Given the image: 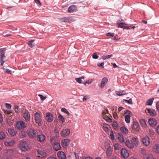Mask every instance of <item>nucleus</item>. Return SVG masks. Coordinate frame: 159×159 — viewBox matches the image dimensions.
I'll list each match as a JSON object with an SVG mask.
<instances>
[{"instance_id":"nucleus-46","label":"nucleus","mask_w":159,"mask_h":159,"mask_svg":"<svg viewBox=\"0 0 159 159\" xmlns=\"http://www.w3.org/2000/svg\"><path fill=\"white\" fill-rule=\"evenodd\" d=\"M61 111L62 112H63L66 113L68 116H69L70 115V113L65 108H62L61 109Z\"/></svg>"},{"instance_id":"nucleus-59","label":"nucleus","mask_w":159,"mask_h":159,"mask_svg":"<svg viewBox=\"0 0 159 159\" xmlns=\"http://www.w3.org/2000/svg\"><path fill=\"white\" fill-rule=\"evenodd\" d=\"M104 64V63L103 62L101 63H98V65L99 67L102 66V68H104V67H103Z\"/></svg>"},{"instance_id":"nucleus-62","label":"nucleus","mask_w":159,"mask_h":159,"mask_svg":"<svg viewBox=\"0 0 159 159\" xmlns=\"http://www.w3.org/2000/svg\"><path fill=\"white\" fill-rule=\"evenodd\" d=\"M35 2L37 4H39L40 5H41V4L40 3V1L39 0H34Z\"/></svg>"},{"instance_id":"nucleus-20","label":"nucleus","mask_w":159,"mask_h":159,"mask_svg":"<svg viewBox=\"0 0 159 159\" xmlns=\"http://www.w3.org/2000/svg\"><path fill=\"white\" fill-rule=\"evenodd\" d=\"M76 7L75 5H72L70 6L68 8V12L69 13H72L76 11Z\"/></svg>"},{"instance_id":"nucleus-3","label":"nucleus","mask_w":159,"mask_h":159,"mask_svg":"<svg viewBox=\"0 0 159 159\" xmlns=\"http://www.w3.org/2000/svg\"><path fill=\"white\" fill-rule=\"evenodd\" d=\"M20 147L21 150L23 151H27L29 148V145L26 142H22L20 143Z\"/></svg>"},{"instance_id":"nucleus-28","label":"nucleus","mask_w":159,"mask_h":159,"mask_svg":"<svg viewBox=\"0 0 159 159\" xmlns=\"http://www.w3.org/2000/svg\"><path fill=\"white\" fill-rule=\"evenodd\" d=\"M154 98H150L146 102V105H152Z\"/></svg>"},{"instance_id":"nucleus-14","label":"nucleus","mask_w":159,"mask_h":159,"mask_svg":"<svg viewBox=\"0 0 159 159\" xmlns=\"http://www.w3.org/2000/svg\"><path fill=\"white\" fill-rule=\"evenodd\" d=\"M70 133V130L68 129H63L61 132V135L62 136L66 137Z\"/></svg>"},{"instance_id":"nucleus-49","label":"nucleus","mask_w":159,"mask_h":159,"mask_svg":"<svg viewBox=\"0 0 159 159\" xmlns=\"http://www.w3.org/2000/svg\"><path fill=\"white\" fill-rule=\"evenodd\" d=\"M38 96L40 97L41 99L42 100H44L46 98V97H44L41 94H39Z\"/></svg>"},{"instance_id":"nucleus-32","label":"nucleus","mask_w":159,"mask_h":159,"mask_svg":"<svg viewBox=\"0 0 159 159\" xmlns=\"http://www.w3.org/2000/svg\"><path fill=\"white\" fill-rule=\"evenodd\" d=\"M140 123L142 127L145 128L147 127V125L145 120L141 119L140 120Z\"/></svg>"},{"instance_id":"nucleus-11","label":"nucleus","mask_w":159,"mask_h":159,"mask_svg":"<svg viewBox=\"0 0 159 159\" xmlns=\"http://www.w3.org/2000/svg\"><path fill=\"white\" fill-rule=\"evenodd\" d=\"M148 122L149 125L152 127L156 126L157 123V121L156 119L153 118H151L149 119Z\"/></svg>"},{"instance_id":"nucleus-58","label":"nucleus","mask_w":159,"mask_h":159,"mask_svg":"<svg viewBox=\"0 0 159 159\" xmlns=\"http://www.w3.org/2000/svg\"><path fill=\"white\" fill-rule=\"evenodd\" d=\"M18 106L17 105H15V111L16 112H17L18 111Z\"/></svg>"},{"instance_id":"nucleus-12","label":"nucleus","mask_w":159,"mask_h":159,"mask_svg":"<svg viewBox=\"0 0 159 159\" xmlns=\"http://www.w3.org/2000/svg\"><path fill=\"white\" fill-rule=\"evenodd\" d=\"M57 156L59 159H66V155L62 151H59L57 153Z\"/></svg>"},{"instance_id":"nucleus-44","label":"nucleus","mask_w":159,"mask_h":159,"mask_svg":"<svg viewBox=\"0 0 159 159\" xmlns=\"http://www.w3.org/2000/svg\"><path fill=\"white\" fill-rule=\"evenodd\" d=\"M109 127V126L108 125L106 124H103V128L104 130L107 131L108 130Z\"/></svg>"},{"instance_id":"nucleus-51","label":"nucleus","mask_w":159,"mask_h":159,"mask_svg":"<svg viewBox=\"0 0 159 159\" xmlns=\"http://www.w3.org/2000/svg\"><path fill=\"white\" fill-rule=\"evenodd\" d=\"M114 149L115 150H119V148H120L119 147L118 145V144L117 143H115L114 145Z\"/></svg>"},{"instance_id":"nucleus-55","label":"nucleus","mask_w":159,"mask_h":159,"mask_svg":"<svg viewBox=\"0 0 159 159\" xmlns=\"http://www.w3.org/2000/svg\"><path fill=\"white\" fill-rule=\"evenodd\" d=\"M106 35L108 36L112 37L114 36V34L112 33H108L106 34Z\"/></svg>"},{"instance_id":"nucleus-34","label":"nucleus","mask_w":159,"mask_h":159,"mask_svg":"<svg viewBox=\"0 0 159 159\" xmlns=\"http://www.w3.org/2000/svg\"><path fill=\"white\" fill-rule=\"evenodd\" d=\"M84 77L82 76L79 78H76L75 80L79 83H84V82L82 80V79H84Z\"/></svg>"},{"instance_id":"nucleus-39","label":"nucleus","mask_w":159,"mask_h":159,"mask_svg":"<svg viewBox=\"0 0 159 159\" xmlns=\"http://www.w3.org/2000/svg\"><path fill=\"white\" fill-rule=\"evenodd\" d=\"M58 117L60 121L62 123H63L65 122V119L62 115L61 114H59Z\"/></svg>"},{"instance_id":"nucleus-36","label":"nucleus","mask_w":159,"mask_h":159,"mask_svg":"<svg viewBox=\"0 0 159 159\" xmlns=\"http://www.w3.org/2000/svg\"><path fill=\"white\" fill-rule=\"evenodd\" d=\"M125 116H130L132 115V113L128 110H126L124 112Z\"/></svg>"},{"instance_id":"nucleus-27","label":"nucleus","mask_w":159,"mask_h":159,"mask_svg":"<svg viewBox=\"0 0 159 159\" xmlns=\"http://www.w3.org/2000/svg\"><path fill=\"white\" fill-rule=\"evenodd\" d=\"M45 136L43 134H40L38 137V140L40 142H42L45 140Z\"/></svg>"},{"instance_id":"nucleus-30","label":"nucleus","mask_w":159,"mask_h":159,"mask_svg":"<svg viewBox=\"0 0 159 159\" xmlns=\"http://www.w3.org/2000/svg\"><path fill=\"white\" fill-rule=\"evenodd\" d=\"M154 152L157 153H159V144H156L153 147Z\"/></svg>"},{"instance_id":"nucleus-35","label":"nucleus","mask_w":159,"mask_h":159,"mask_svg":"<svg viewBox=\"0 0 159 159\" xmlns=\"http://www.w3.org/2000/svg\"><path fill=\"white\" fill-rule=\"evenodd\" d=\"M116 94L118 96H120L124 95L126 94L125 91H116Z\"/></svg>"},{"instance_id":"nucleus-53","label":"nucleus","mask_w":159,"mask_h":159,"mask_svg":"<svg viewBox=\"0 0 159 159\" xmlns=\"http://www.w3.org/2000/svg\"><path fill=\"white\" fill-rule=\"evenodd\" d=\"M120 39V38L119 37L116 35L114 37L113 39L116 41H118Z\"/></svg>"},{"instance_id":"nucleus-38","label":"nucleus","mask_w":159,"mask_h":159,"mask_svg":"<svg viewBox=\"0 0 159 159\" xmlns=\"http://www.w3.org/2000/svg\"><path fill=\"white\" fill-rule=\"evenodd\" d=\"M6 134L5 133L2 131L0 132V139H3L5 138Z\"/></svg>"},{"instance_id":"nucleus-22","label":"nucleus","mask_w":159,"mask_h":159,"mask_svg":"<svg viewBox=\"0 0 159 159\" xmlns=\"http://www.w3.org/2000/svg\"><path fill=\"white\" fill-rule=\"evenodd\" d=\"M131 142L132 144H133V146H137L139 145V141L138 139L135 138H133L131 141Z\"/></svg>"},{"instance_id":"nucleus-64","label":"nucleus","mask_w":159,"mask_h":159,"mask_svg":"<svg viewBox=\"0 0 159 159\" xmlns=\"http://www.w3.org/2000/svg\"><path fill=\"white\" fill-rule=\"evenodd\" d=\"M82 159H93L92 157H83Z\"/></svg>"},{"instance_id":"nucleus-60","label":"nucleus","mask_w":159,"mask_h":159,"mask_svg":"<svg viewBox=\"0 0 159 159\" xmlns=\"http://www.w3.org/2000/svg\"><path fill=\"white\" fill-rule=\"evenodd\" d=\"M5 72H7L9 74H11V70H9L8 69H6L5 70Z\"/></svg>"},{"instance_id":"nucleus-50","label":"nucleus","mask_w":159,"mask_h":159,"mask_svg":"<svg viewBox=\"0 0 159 159\" xmlns=\"http://www.w3.org/2000/svg\"><path fill=\"white\" fill-rule=\"evenodd\" d=\"M146 159H156L153 157V156L151 155H148L147 156L146 158Z\"/></svg>"},{"instance_id":"nucleus-8","label":"nucleus","mask_w":159,"mask_h":159,"mask_svg":"<svg viewBox=\"0 0 159 159\" xmlns=\"http://www.w3.org/2000/svg\"><path fill=\"white\" fill-rule=\"evenodd\" d=\"M143 143L146 146L149 145L150 143V139L149 137L146 136L143 137L142 139Z\"/></svg>"},{"instance_id":"nucleus-45","label":"nucleus","mask_w":159,"mask_h":159,"mask_svg":"<svg viewBox=\"0 0 159 159\" xmlns=\"http://www.w3.org/2000/svg\"><path fill=\"white\" fill-rule=\"evenodd\" d=\"M124 101H125V102L127 103L128 104H133V103L132 101V100L131 98L128 100L124 99Z\"/></svg>"},{"instance_id":"nucleus-24","label":"nucleus","mask_w":159,"mask_h":159,"mask_svg":"<svg viewBox=\"0 0 159 159\" xmlns=\"http://www.w3.org/2000/svg\"><path fill=\"white\" fill-rule=\"evenodd\" d=\"M36 43L35 42V40H32L29 41L27 44L31 48H32L35 46Z\"/></svg>"},{"instance_id":"nucleus-10","label":"nucleus","mask_w":159,"mask_h":159,"mask_svg":"<svg viewBox=\"0 0 159 159\" xmlns=\"http://www.w3.org/2000/svg\"><path fill=\"white\" fill-rule=\"evenodd\" d=\"M105 148L106 149V154L108 156H111L113 152L112 148L109 146L108 147L106 146Z\"/></svg>"},{"instance_id":"nucleus-33","label":"nucleus","mask_w":159,"mask_h":159,"mask_svg":"<svg viewBox=\"0 0 159 159\" xmlns=\"http://www.w3.org/2000/svg\"><path fill=\"white\" fill-rule=\"evenodd\" d=\"M5 153L7 156H11L13 155V151L11 149H7L6 150Z\"/></svg>"},{"instance_id":"nucleus-2","label":"nucleus","mask_w":159,"mask_h":159,"mask_svg":"<svg viewBox=\"0 0 159 159\" xmlns=\"http://www.w3.org/2000/svg\"><path fill=\"white\" fill-rule=\"evenodd\" d=\"M36 154L38 157L40 158H44L47 156V153L43 149H37Z\"/></svg>"},{"instance_id":"nucleus-13","label":"nucleus","mask_w":159,"mask_h":159,"mask_svg":"<svg viewBox=\"0 0 159 159\" xmlns=\"http://www.w3.org/2000/svg\"><path fill=\"white\" fill-rule=\"evenodd\" d=\"M28 134L30 137H34L37 135L36 131L33 129H30L29 131Z\"/></svg>"},{"instance_id":"nucleus-19","label":"nucleus","mask_w":159,"mask_h":159,"mask_svg":"<svg viewBox=\"0 0 159 159\" xmlns=\"http://www.w3.org/2000/svg\"><path fill=\"white\" fill-rule=\"evenodd\" d=\"M108 81V79L107 77H104L103 78L101 82V85H100V87L101 88H103L104 86L107 84V82Z\"/></svg>"},{"instance_id":"nucleus-42","label":"nucleus","mask_w":159,"mask_h":159,"mask_svg":"<svg viewBox=\"0 0 159 159\" xmlns=\"http://www.w3.org/2000/svg\"><path fill=\"white\" fill-rule=\"evenodd\" d=\"M125 121L126 123H129L130 122V116L126 115L125 116Z\"/></svg>"},{"instance_id":"nucleus-9","label":"nucleus","mask_w":159,"mask_h":159,"mask_svg":"<svg viewBox=\"0 0 159 159\" xmlns=\"http://www.w3.org/2000/svg\"><path fill=\"white\" fill-rule=\"evenodd\" d=\"M23 117L26 122H28L30 119V115L28 111H25L23 114Z\"/></svg>"},{"instance_id":"nucleus-40","label":"nucleus","mask_w":159,"mask_h":159,"mask_svg":"<svg viewBox=\"0 0 159 159\" xmlns=\"http://www.w3.org/2000/svg\"><path fill=\"white\" fill-rule=\"evenodd\" d=\"M118 124L116 121H114L112 123V126L115 129H117L118 128Z\"/></svg>"},{"instance_id":"nucleus-48","label":"nucleus","mask_w":159,"mask_h":159,"mask_svg":"<svg viewBox=\"0 0 159 159\" xmlns=\"http://www.w3.org/2000/svg\"><path fill=\"white\" fill-rule=\"evenodd\" d=\"M108 112V110L107 109H105L102 111V115L103 116H104Z\"/></svg>"},{"instance_id":"nucleus-18","label":"nucleus","mask_w":159,"mask_h":159,"mask_svg":"<svg viewBox=\"0 0 159 159\" xmlns=\"http://www.w3.org/2000/svg\"><path fill=\"white\" fill-rule=\"evenodd\" d=\"M53 116L52 114L50 113H47L46 114V120L48 122H50L53 120Z\"/></svg>"},{"instance_id":"nucleus-29","label":"nucleus","mask_w":159,"mask_h":159,"mask_svg":"<svg viewBox=\"0 0 159 159\" xmlns=\"http://www.w3.org/2000/svg\"><path fill=\"white\" fill-rule=\"evenodd\" d=\"M120 130L121 132L124 134H126L128 133V130L125 127L122 126L120 128Z\"/></svg>"},{"instance_id":"nucleus-4","label":"nucleus","mask_w":159,"mask_h":159,"mask_svg":"<svg viewBox=\"0 0 159 159\" xmlns=\"http://www.w3.org/2000/svg\"><path fill=\"white\" fill-rule=\"evenodd\" d=\"M16 126L18 129L22 130L24 129L26 127L25 123L21 120L17 121L16 123Z\"/></svg>"},{"instance_id":"nucleus-6","label":"nucleus","mask_w":159,"mask_h":159,"mask_svg":"<svg viewBox=\"0 0 159 159\" xmlns=\"http://www.w3.org/2000/svg\"><path fill=\"white\" fill-rule=\"evenodd\" d=\"M126 24L123 22H120L119 24L118 27L122 28L125 29H134L135 28V26L133 25H131L129 26H126Z\"/></svg>"},{"instance_id":"nucleus-16","label":"nucleus","mask_w":159,"mask_h":159,"mask_svg":"<svg viewBox=\"0 0 159 159\" xmlns=\"http://www.w3.org/2000/svg\"><path fill=\"white\" fill-rule=\"evenodd\" d=\"M61 145L64 148H66L69 144V140L68 139L63 140L61 142Z\"/></svg>"},{"instance_id":"nucleus-21","label":"nucleus","mask_w":159,"mask_h":159,"mask_svg":"<svg viewBox=\"0 0 159 159\" xmlns=\"http://www.w3.org/2000/svg\"><path fill=\"white\" fill-rule=\"evenodd\" d=\"M133 129L135 131H139V127L138 122H134L133 123L132 126Z\"/></svg>"},{"instance_id":"nucleus-63","label":"nucleus","mask_w":159,"mask_h":159,"mask_svg":"<svg viewBox=\"0 0 159 159\" xmlns=\"http://www.w3.org/2000/svg\"><path fill=\"white\" fill-rule=\"evenodd\" d=\"M141 152L143 154H145L146 153L145 150L143 149H141Z\"/></svg>"},{"instance_id":"nucleus-25","label":"nucleus","mask_w":159,"mask_h":159,"mask_svg":"<svg viewBox=\"0 0 159 159\" xmlns=\"http://www.w3.org/2000/svg\"><path fill=\"white\" fill-rule=\"evenodd\" d=\"M148 112L151 116H154L156 115V112L154 110L152 109H148Z\"/></svg>"},{"instance_id":"nucleus-31","label":"nucleus","mask_w":159,"mask_h":159,"mask_svg":"<svg viewBox=\"0 0 159 159\" xmlns=\"http://www.w3.org/2000/svg\"><path fill=\"white\" fill-rule=\"evenodd\" d=\"M15 142L14 140H12L10 141H6L5 142L4 144L6 146H11L13 145Z\"/></svg>"},{"instance_id":"nucleus-43","label":"nucleus","mask_w":159,"mask_h":159,"mask_svg":"<svg viewBox=\"0 0 159 159\" xmlns=\"http://www.w3.org/2000/svg\"><path fill=\"white\" fill-rule=\"evenodd\" d=\"M112 56L113 55L112 54L106 56H102V57L103 59L105 60L106 59H108L111 58V57H112Z\"/></svg>"},{"instance_id":"nucleus-41","label":"nucleus","mask_w":159,"mask_h":159,"mask_svg":"<svg viewBox=\"0 0 159 159\" xmlns=\"http://www.w3.org/2000/svg\"><path fill=\"white\" fill-rule=\"evenodd\" d=\"M19 136L20 138H25L26 136V134L25 132H21L19 133Z\"/></svg>"},{"instance_id":"nucleus-56","label":"nucleus","mask_w":159,"mask_h":159,"mask_svg":"<svg viewBox=\"0 0 159 159\" xmlns=\"http://www.w3.org/2000/svg\"><path fill=\"white\" fill-rule=\"evenodd\" d=\"M113 117L114 119H116L118 118V116L116 112H114L113 114Z\"/></svg>"},{"instance_id":"nucleus-57","label":"nucleus","mask_w":159,"mask_h":159,"mask_svg":"<svg viewBox=\"0 0 159 159\" xmlns=\"http://www.w3.org/2000/svg\"><path fill=\"white\" fill-rule=\"evenodd\" d=\"M156 132L157 134H159V125H158L156 129Z\"/></svg>"},{"instance_id":"nucleus-37","label":"nucleus","mask_w":159,"mask_h":159,"mask_svg":"<svg viewBox=\"0 0 159 159\" xmlns=\"http://www.w3.org/2000/svg\"><path fill=\"white\" fill-rule=\"evenodd\" d=\"M118 138L120 142H123L124 141V138L122 135L120 134H118Z\"/></svg>"},{"instance_id":"nucleus-61","label":"nucleus","mask_w":159,"mask_h":159,"mask_svg":"<svg viewBox=\"0 0 159 159\" xmlns=\"http://www.w3.org/2000/svg\"><path fill=\"white\" fill-rule=\"evenodd\" d=\"M5 105H6V107L7 108H11V105L9 104H7V103H6L5 104Z\"/></svg>"},{"instance_id":"nucleus-5","label":"nucleus","mask_w":159,"mask_h":159,"mask_svg":"<svg viewBox=\"0 0 159 159\" xmlns=\"http://www.w3.org/2000/svg\"><path fill=\"white\" fill-rule=\"evenodd\" d=\"M59 20L61 22H63L65 23H71L73 21V19L71 16L65 17L59 19Z\"/></svg>"},{"instance_id":"nucleus-54","label":"nucleus","mask_w":159,"mask_h":159,"mask_svg":"<svg viewBox=\"0 0 159 159\" xmlns=\"http://www.w3.org/2000/svg\"><path fill=\"white\" fill-rule=\"evenodd\" d=\"M92 57L93 58L95 59H97L98 58V56H97L96 53L93 54Z\"/></svg>"},{"instance_id":"nucleus-15","label":"nucleus","mask_w":159,"mask_h":159,"mask_svg":"<svg viewBox=\"0 0 159 159\" xmlns=\"http://www.w3.org/2000/svg\"><path fill=\"white\" fill-rule=\"evenodd\" d=\"M121 155L124 158H126L129 156V154L126 149L123 148L121 150Z\"/></svg>"},{"instance_id":"nucleus-17","label":"nucleus","mask_w":159,"mask_h":159,"mask_svg":"<svg viewBox=\"0 0 159 159\" xmlns=\"http://www.w3.org/2000/svg\"><path fill=\"white\" fill-rule=\"evenodd\" d=\"M53 148L56 151L60 150L61 148L60 143L57 142H55L54 143Z\"/></svg>"},{"instance_id":"nucleus-26","label":"nucleus","mask_w":159,"mask_h":159,"mask_svg":"<svg viewBox=\"0 0 159 159\" xmlns=\"http://www.w3.org/2000/svg\"><path fill=\"white\" fill-rule=\"evenodd\" d=\"M8 132L9 134L12 136H15L16 134V132L15 131L14 129H8Z\"/></svg>"},{"instance_id":"nucleus-7","label":"nucleus","mask_w":159,"mask_h":159,"mask_svg":"<svg viewBox=\"0 0 159 159\" xmlns=\"http://www.w3.org/2000/svg\"><path fill=\"white\" fill-rule=\"evenodd\" d=\"M3 51L2 50L0 55V62L1 66L3 65L4 63L6 60V58L5 55V52Z\"/></svg>"},{"instance_id":"nucleus-47","label":"nucleus","mask_w":159,"mask_h":159,"mask_svg":"<svg viewBox=\"0 0 159 159\" xmlns=\"http://www.w3.org/2000/svg\"><path fill=\"white\" fill-rule=\"evenodd\" d=\"M103 118L106 121L109 122H112V120L107 116L104 117Z\"/></svg>"},{"instance_id":"nucleus-52","label":"nucleus","mask_w":159,"mask_h":159,"mask_svg":"<svg viewBox=\"0 0 159 159\" xmlns=\"http://www.w3.org/2000/svg\"><path fill=\"white\" fill-rule=\"evenodd\" d=\"M110 136L111 137V139L112 140H114L115 139V135L113 134V133L112 131H111L110 134Z\"/></svg>"},{"instance_id":"nucleus-23","label":"nucleus","mask_w":159,"mask_h":159,"mask_svg":"<svg viewBox=\"0 0 159 159\" xmlns=\"http://www.w3.org/2000/svg\"><path fill=\"white\" fill-rule=\"evenodd\" d=\"M125 144L129 148L132 149L134 148L133 144L132 143H130L129 140H126L125 142Z\"/></svg>"},{"instance_id":"nucleus-1","label":"nucleus","mask_w":159,"mask_h":159,"mask_svg":"<svg viewBox=\"0 0 159 159\" xmlns=\"http://www.w3.org/2000/svg\"><path fill=\"white\" fill-rule=\"evenodd\" d=\"M34 120L35 122L38 124L39 126H41L42 125V120L41 118V114L37 112L34 114Z\"/></svg>"}]
</instances>
